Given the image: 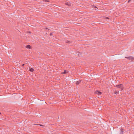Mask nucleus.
Segmentation results:
<instances>
[{
    "instance_id": "obj_2",
    "label": "nucleus",
    "mask_w": 134,
    "mask_h": 134,
    "mask_svg": "<svg viewBox=\"0 0 134 134\" xmlns=\"http://www.w3.org/2000/svg\"><path fill=\"white\" fill-rule=\"evenodd\" d=\"M122 85L121 84L119 85H117L116 86L117 87L120 88L121 89H122Z\"/></svg>"
},
{
    "instance_id": "obj_7",
    "label": "nucleus",
    "mask_w": 134,
    "mask_h": 134,
    "mask_svg": "<svg viewBox=\"0 0 134 134\" xmlns=\"http://www.w3.org/2000/svg\"><path fill=\"white\" fill-rule=\"evenodd\" d=\"M80 81H78L77 82L76 84H78L80 82Z\"/></svg>"
},
{
    "instance_id": "obj_11",
    "label": "nucleus",
    "mask_w": 134,
    "mask_h": 134,
    "mask_svg": "<svg viewBox=\"0 0 134 134\" xmlns=\"http://www.w3.org/2000/svg\"><path fill=\"white\" fill-rule=\"evenodd\" d=\"M130 2V1H128V2Z\"/></svg>"
},
{
    "instance_id": "obj_14",
    "label": "nucleus",
    "mask_w": 134,
    "mask_h": 134,
    "mask_svg": "<svg viewBox=\"0 0 134 134\" xmlns=\"http://www.w3.org/2000/svg\"><path fill=\"white\" fill-rule=\"evenodd\" d=\"M1 114V113H0V114Z\"/></svg>"
},
{
    "instance_id": "obj_10",
    "label": "nucleus",
    "mask_w": 134,
    "mask_h": 134,
    "mask_svg": "<svg viewBox=\"0 0 134 134\" xmlns=\"http://www.w3.org/2000/svg\"><path fill=\"white\" fill-rule=\"evenodd\" d=\"M106 19H108L109 18H107H107H106Z\"/></svg>"
},
{
    "instance_id": "obj_5",
    "label": "nucleus",
    "mask_w": 134,
    "mask_h": 134,
    "mask_svg": "<svg viewBox=\"0 0 134 134\" xmlns=\"http://www.w3.org/2000/svg\"><path fill=\"white\" fill-rule=\"evenodd\" d=\"M67 72L66 71V70H65L64 71V72L63 73H62L66 74Z\"/></svg>"
},
{
    "instance_id": "obj_13",
    "label": "nucleus",
    "mask_w": 134,
    "mask_h": 134,
    "mask_svg": "<svg viewBox=\"0 0 134 134\" xmlns=\"http://www.w3.org/2000/svg\"><path fill=\"white\" fill-rule=\"evenodd\" d=\"M24 65V64H23V65Z\"/></svg>"
},
{
    "instance_id": "obj_9",
    "label": "nucleus",
    "mask_w": 134,
    "mask_h": 134,
    "mask_svg": "<svg viewBox=\"0 0 134 134\" xmlns=\"http://www.w3.org/2000/svg\"><path fill=\"white\" fill-rule=\"evenodd\" d=\"M40 125L41 126H43V125Z\"/></svg>"
},
{
    "instance_id": "obj_12",
    "label": "nucleus",
    "mask_w": 134,
    "mask_h": 134,
    "mask_svg": "<svg viewBox=\"0 0 134 134\" xmlns=\"http://www.w3.org/2000/svg\"><path fill=\"white\" fill-rule=\"evenodd\" d=\"M52 35V34H51V35Z\"/></svg>"
},
{
    "instance_id": "obj_1",
    "label": "nucleus",
    "mask_w": 134,
    "mask_h": 134,
    "mask_svg": "<svg viewBox=\"0 0 134 134\" xmlns=\"http://www.w3.org/2000/svg\"><path fill=\"white\" fill-rule=\"evenodd\" d=\"M95 93L98 95H100L102 94V93L101 92L98 91H96Z\"/></svg>"
},
{
    "instance_id": "obj_3",
    "label": "nucleus",
    "mask_w": 134,
    "mask_h": 134,
    "mask_svg": "<svg viewBox=\"0 0 134 134\" xmlns=\"http://www.w3.org/2000/svg\"><path fill=\"white\" fill-rule=\"evenodd\" d=\"M26 48H27L30 49L31 48V47L30 45H27L26 46Z\"/></svg>"
},
{
    "instance_id": "obj_6",
    "label": "nucleus",
    "mask_w": 134,
    "mask_h": 134,
    "mask_svg": "<svg viewBox=\"0 0 134 134\" xmlns=\"http://www.w3.org/2000/svg\"><path fill=\"white\" fill-rule=\"evenodd\" d=\"M128 58H129L130 59H132L133 58L131 57H130Z\"/></svg>"
},
{
    "instance_id": "obj_8",
    "label": "nucleus",
    "mask_w": 134,
    "mask_h": 134,
    "mask_svg": "<svg viewBox=\"0 0 134 134\" xmlns=\"http://www.w3.org/2000/svg\"><path fill=\"white\" fill-rule=\"evenodd\" d=\"M120 134H123V132L122 131L121 132Z\"/></svg>"
},
{
    "instance_id": "obj_4",
    "label": "nucleus",
    "mask_w": 134,
    "mask_h": 134,
    "mask_svg": "<svg viewBox=\"0 0 134 134\" xmlns=\"http://www.w3.org/2000/svg\"><path fill=\"white\" fill-rule=\"evenodd\" d=\"M29 71L31 72H32L34 71V69L32 68H31L29 70Z\"/></svg>"
}]
</instances>
